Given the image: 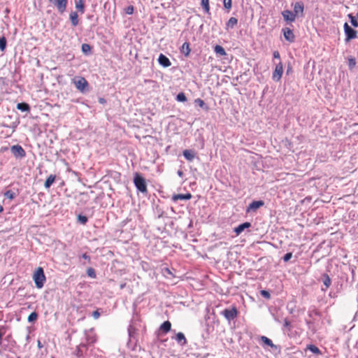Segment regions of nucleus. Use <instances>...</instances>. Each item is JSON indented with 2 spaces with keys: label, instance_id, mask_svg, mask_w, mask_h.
<instances>
[{
  "label": "nucleus",
  "instance_id": "obj_1",
  "mask_svg": "<svg viewBox=\"0 0 358 358\" xmlns=\"http://www.w3.org/2000/svg\"><path fill=\"white\" fill-rule=\"evenodd\" d=\"M33 279L38 289H41L43 287L46 278L43 268H37L34 273Z\"/></svg>",
  "mask_w": 358,
  "mask_h": 358
},
{
  "label": "nucleus",
  "instance_id": "obj_2",
  "mask_svg": "<svg viewBox=\"0 0 358 358\" xmlns=\"http://www.w3.org/2000/svg\"><path fill=\"white\" fill-rule=\"evenodd\" d=\"M134 183L139 192L143 194L147 193L148 189L145 180L140 173H136L134 175Z\"/></svg>",
  "mask_w": 358,
  "mask_h": 358
},
{
  "label": "nucleus",
  "instance_id": "obj_3",
  "mask_svg": "<svg viewBox=\"0 0 358 358\" xmlns=\"http://www.w3.org/2000/svg\"><path fill=\"white\" fill-rule=\"evenodd\" d=\"M10 152L15 158L22 159L26 156V152L20 145H14L10 148Z\"/></svg>",
  "mask_w": 358,
  "mask_h": 358
},
{
  "label": "nucleus",
  "instance_id": "obj_4",
  "mask_svg": "<svg viewBox=\"0 0 358 358\" xmlns=\"http://www.w3.org/2000/svg\"><path fill=\"white\" fill-rule=\"evenodd\" d=\"M344 31L346 36L345 41L348 42L352 39L357 38V31L351 28L349 24L345 22L344 24Z\"/></svg>",
  "mask_w": 358,
  "mask_h": 358
},
{
  "label": "nucleus",
  "instance_id": "obj_5",
  "mask_svg": "<svg viewBox=\"0 0 358 358\" xmlns=\"http://www.w3.org/2000/svg\"><path fill=\"white\" fill-rule=\"evenodd\" d=\"M222 315H223L228 321H231L237 317L238 311L235 307L230 309L226 308L222 311Z\"/></svg>",
  "mask_w": 358,
  "mask_h": 358
},
{
  "label": "nucleus",
  "instance_id": "obj_6",
  "mask_svg": "<svg viewBox=\"0 0 358 358\" xmlns=\"http://www.w3.org/2000/svg\"><path fill=\"white\" fill-rule=\"evenodd\" d=\"M264 205V202L262 200L253 201L247 207L246 212L248 213L255 212L257 209L262 207Z\"/></svg>",
  "mask_w": 358,
  "mask_h": 358
},
{
  "label": "nucleus",
  "instance_id": "obj_7",
  "mask_svg": "<svg viewBox=\"0 0 358 358\" xmlns=\"http://www.w3.org/2000/svg\"><path fill=\"white\" fill-rule=\"evenodd\" d=\"M73 82L78 90H85L87 86V80L83 77H75Z\"/></svg>",
  "mask_w": 358,
  "mask_h": 358
},
{
  "label": "nucleus",
  "instance_id": "obj_8",
  "mask_svg": "<svg viewBox=\"0 0 358 358\" xmlns=\"http://www.w3.org/2000/svg\"><path fill=\"white\" fill-rule=\"evenodd\" d=\"M282 64L281 62H279L278 64H276L275 70L273 73V79L277 81L279 80L282 77Z\"/></svg>",
  "mask_w": 358,
  "mask_h": 358
},
{
  "label": "nucleus",
  "instance_id": "obj_9",
  "mask_svg": "<svg viewBox=\"0 0 358 358\" xmlns=\"http://www.w3.org/2000/svg\"><path fill=\"white\" fill-rule=\"evenodd\" d=\"M60 13H63L66 8L68 0H53L52 1Z\"/></svg>",
  "mask_w": 358,
  "mask_h": 358
},
{
  "label": "nucleus",
  "instance_id": "obj_10",
  "mask_svg": "<svg viewBox=\"0 0 358 358\" xmlns=\"http://www.w3.org/2000/svg\"><path fill=\"white\" fill-rule=\"evenodd\" d=\"M282 15L285 21L292 22L296 19V14L293 13V12L285 10L282 12Z\"/></svg>",
  "mask_w": 358,
  "mask_h": 358
},
{
  "label": "nucleus",
  "instance_id": "obj_11",
  "mask_svg": "<svg viewBox=\"0 0 358 358\" xmlns=\"http://www.w3.org/2000/svg\"><path fill=\"white\" fill-rule=\"evenodd\" d=\"M251 227V223L248 222H243L235 227L234 231L236 235L241 234L245 229H248Z\"/></svg>",
  "mask_w": 358,
  "mask_h": 358
},
{
  "label": "nucleus",
  "instance_id": "obj_12",
  "mask_svg": "<svg viewBox=\"0 0 358 358\" xmlns=\"http://www.w3.org/2000/svg\"><path fill=\"white\" fill-rule=\"evenodd\" d=\"M283 34L285 38L289 42H294V34L292 29L289 28L283 29Z\"/></svg>",
  "mask_w": 358,
  "mask_h": 358
},
{
  "label": "nucleus",
  "instance_id": "obj_13",
  "mask_svg": "<svg viewBox=\"0 0 358 358\" xmlns=\"http://www.w3.org/2000/svg\"><path fill=\"white\" fill-rule=\"evenodd\" d=\"M158 62L164 67H169L171 65L169 59L163 54H160L158 57Z\"/></svg>",
  "mask_w": 358,
  "mask_h": 358
},
{
  "label": "nucleus",
  "instance_id": "obj_14",
  "mask_svg": "<svg viewBox=\"0 0 358 358\" xmlns=\"http://www.w3.org/2000/svg\"><path fill=\"white\" fill-rule=\"evenodd\" d=\"M192 196L190 193L174 194L172 196V200L173 201H177L178 200H189Z\"/></svg>",
  "mask_w": 358,
  "mask_h": 358
},
{
  "label": "nucleus",
  "instance_id": "obj_15",
  "mask_svg": "<svg viewBox=\"0 0 358 358\" xmlns=\"http://www.w3.org/2000/svg\"><path fill=\"white\" fill-rule=\"evenodd\" d=\"M259 340L264 344V345H266L269 347H271V348L274 349V350H277L278 349V346L273 344L272 341L268 338V337L265 336H260L259 338Z\"/></svg>",
  "mask_w": 358,
  "mask_h": 358
},
{
  "label": "nucleus",
  "instance_id": "obj_16",
  "mask_svg": "<svg viewBox=\"0 0 358 358\" xmlns=\"http://www.w3.org/2000/svg\"><path fill=\"white\" fill-rule=\"evenodd\" d=\"M87 347L85 344H80L77 347L76 350V355L78 357L80 358L84 356V354L87 352Z\"/></svg>",
  "mask_w": 358,
  "mask_h": 358
},
{
  "label": "nucleus",
  "instance_id": "obj_17",
  "mask_svg": "<svg viewBox=\"0 0 358 358\" xmlns=\"http://www.w3.org/2000/svg\"><path fill=\"white\" fill-rule=\"evenodd\" d=\"M176 341L181 345L184 346L187 344V340L183 333L179 332L176 335Z\"/></svg>",
  "mask_w": 358,
  "mask_h": 358
},
{
  "label": "nucleus",
  "instance_id": "obj_18",
  "mask_svg": "<svg viewBox=\"0 0 358 358\" xmlns=\"http://www.w3.org/2000/svg\"><path fill=\"white\" fill-rule=\"evenodd\" d=\"M303 9H304V6H303V3H301V2H296V3H295V4L294 6V12H293V13L296 14V16L299 13H301V15H302L303 13Z\"/></svg>",
  "mask_w": 358,
  "mask_h": 358
},
{
  "label": "nucleus",
  "instance_id": "obj_19",
  "mask_svg": "<svg viewBox=\"0 0 358 358\" xmlns=\"http://www.w3.org/2000/svg\"><path fill=\"white\" fill-rule=\"evenodd\" d=\"M159 329L164 334L168 333L171 329V324L169 321L164 322L159 327Z\"/></svg>",
  "mask_w": 358,
  "mask_h": 358
},
{
  "label": "nucleus",
  "instance_id": "obj_20",
  "mask_svg": "<svg viewBox=\"0 0 358 358\" xmlns=\"http://www.w3.org/2000/svg\"><path fill=\"white\" fill-rule=\"evenodd\" d=\"M183 156L189 162H192L195 157L194 152L190 150H185L183 151Z\"/></svg>",
  "mask_w": 358,
  "mask_h": 358
},
{
  "label": "nucleus",
  "instance_id": "obj_21",
  "mask_svg": "<svg viewBox=\"0 0 358 358\" xmlns=\"http://www.w3.org/2000/svg\"><path fill=\"white\" fill-rule=\"evenodd\" d=\"M17 108L22 112H29L30 106L25 102H21L17 104Z\"/></svg>",
  "mask_w": 358,
  "mask_h": 358
},
{
  "label": "nucleus",
  "instance_id": "obj_22",
  "mask_svg": "<svg viewBox=\"0 0 358 358\" xmlns=\"http://www.w3.org/2000/svg\"><path fill=\"white\" fill-rule=\"evenodd\" d=\"M238 23V20L236 17H231L229 18L226 24V29H233Z\"/></svg>",
  "mask_w": 358,
  "mask_h": 358
},
{
  "label": "nucleus",
  "instance_id": "obj_23",
  "mask_svg": "<svg viewBox=\"0 0 358 358\" xmlns=\"http://www.w3.org/2000/svg\"><path fill=\"white\" fill-rule=\"evenodd\" d=\"M55 175H50L48 178L46 179L44 186L46 189H48L50 187V186L53 184V182L55 180Z\"/></svg>",
  "mask_w": 358,
  "mask_h": 358
},
{
  "label": "nucleus",
  "instance_id": "obj_24",
  "mask_svg": "<svg viewBox=\"0 0 358 358\" xmlns=\"http://www.w3.org/2000/svg\"><path fill=\"white\" fill-rule=\"evenodd\" d=\"M214 51L219 56H224L227 54L224 48L219 45L215 46Z\"/></svg>",
  "mask_w": 358,
  "mask_h": 358
},
{
  "label": "nucleus",
  "instance_id": "obj_25",
  "mask_svg": "<svg viewBox=\"0 0 358 358\" xmlns=\"http://www.w3.org/2000/svg\"><path fill=\"white\" fill-rule=\"evenodd\" d=\"M78 16L76 12H72L70 14V20L73 26L76 27L78 24Z\"/></svg>",
  "mask_w": 358,
  "mask_h": 358
},
{
  "label": "nucleus",
  "instance_id": "obj_26",
  "mask_svg": "<svg viewBox=\"0 0 358 358\" xmlns=\"http://www.w3.org/2000/svg\"><path fill=\"white\" fill-rule=\"evenodd\" d=\"M322 282L324 285L325 286V289L328 288L331 283V280L329 278V275L324 273L322 275Z\"/></svg>",
  "mask_w": 358,
  "mask_h": 358
},
{
  "label": "nucleus",
  "instance_id": "obj_27",
  "mask_svg": "<svg viewBox=\"0 0 358 358\" xmlns=\"http://www.w3.org/2000/svg\"><path fill=\"white\" fill-rule=\"evenodd\" d=\"M181 51L185 56L189 55L190 52L189 43L187 42L184 43L182 45Z\"/></svg>",
  "mask_w": 358,
  "mask_h": 358
},
{
  "label": "nucleus",
  "instance_id": "obj_28",
  "mask_svg": "<svg viewBox=\"0 0 358 358\" xmlns=\"http://www.w3.org/2000/svg\"><path fill=\"white\" fill-rule=\"evenodd\" d=\"M76 8L82 13H83L85 11V5L83 0H78L76 2Z\"/></svg>",
  "mask_w": 358,
  "mask_h": 358
},
{
  "label": "nucleus",
  "instance_id": "obj_29",
  "mask_svg": "<svg viewBox=\"0 0 358 358\" xmlns=\"http://www.w3.org/2000/svg\"><path fill=\"white\" fill-rule=\"evenodd\" d=\"M195 103L198 104L201 108H202L206 111H208L209 108L208 106L205 103V102L201 99H196L194 101Z\"/></svg>",
  "mask_w": 358,
  "mask_h": 358
},
{
  "label": "nucleus",
  "instance_id": "obj_30",
  "mask_svg": "<svg viewBox=\"0 0 358 358\" xmlns=\"http://www.w3.org/2000/svg\"><path fill=\"white\" fill-rule=\"evenodd\" d=\"M307 349L309 350L311 352H313L314 354H316V355L321 354L320 350L317 346H315L314 345H309L307 347Z\"/></svg>",
  "mask_w": 358,
  "mask_h": 358
},
{
  "label": "nucleus",
  "instance_id": "obj_31",
  "mask_svg": "<svg viewBox=\"0 0 358 358\" xmlns=\"http://www.w3.org/2000/svg\"><path fill=\"white\" fill-rule=\"evenodd\" d=\"M201 5L206 13H210L209 0H201Z\"/></svg>",
  "mask_w": 358,
  "mask_h": 358
},
{
  "label": "nucleus",
  "instance_id": "obj_32",
  "mask_svg": "<svg viewBox=\"0 0 358 358\" xmlns=\"http://www.w3.org/2000/svg\"><path fill=\"white\" fill-rule=\"evenodd\" d=\"M82 51L85 55H89L91 52V46L87 43H83L81 46Z\"/></svg>",
  "mask_w": 358,
  "mask_h": 358
},
{
  "label": "nucleus",
  "instance_id": "obj_33",
  "mask_svg": "<svg viewBox=\"0 0 358 358\" xmlns=\"http://www.w3.org/2000/svg\"><path fill=\"white\" fill-rule=\"evenodd\" d=\"M8 329V327L6 325L0 326V345L2 343L3 336L6 333V331Z\"/></svg>",
  "mask_w": 358,
  "mask_h": 358
},
{
  "label": "nucleus",
  "instance_id": "obj_34",
  "mask_svg": "<svg viewBox=\"0 0 358 358\" xmlns=\"http://www.w3.org/2000/svg\"><path fill=\"white\" fill-rule=\"evenodd\" d=\"M4 196L9 199L10 200H13V199L15 198L16 196V194L15 193H14L13 192H12L11 190H7L4 194H3Z\"/></svg>",
  "mask_w": 358,
  "mask_h": 358
},
{
  "label": "nucleus",
  "instance_id": "obj_35",
  "mask_svg": "<svg viewBox=\"0 0 358 358\" xmlns=\"http://www.w3.org/2000/svg\"><path fill=\"white\" fill-rule=\"evenodd\" d=\"M38 317V314L36 312H32L27 318L29 322H34Z\"/></svg>",
  "mask_w": 358,
  "mask_h": 358
},
{
  "label": "nucleus",
  "instance_id": "obj_36",
  "mask_svg": "<svg viewBox=\"0 0 358 358\" xmlns=\"http://www.w3.org/2000/svg\"><path fill=\"white\" fill-rule=\"evenodd\" d=\"M348 17L350 19V22H351L352 25L355 27H358L357 19L355 16H353L352 14H349Z\"/></svg>",
  "mask_w": 358,
  "mask_h": 358
},
{
  "label": "nucleus",
  "instance_id": "obj_37",
  "mask_svg": "<svg viewBox=\"0 0 358 358\" xmlns=\"http://www.w3.org/2000/svg\"><path fill=\"white\" fill-rule=\"evenodd\" d=\"M87 274L89 277L92 278H96V272L93 268H88L87 270Z\"/></svg>",
  "mask_w": 358,
  "mask_h": 358
},
{
  "label": "nucleus",
  "instance_id": "obj_38",
  "mask_svg": "<svg viewBox=\"0 0 358 358\" xmlns=\"http://www.w3.org/2000/svg\"><path fill=\"white\" fill-rule=\"evenodd\" d=\"M176 100L179 102H184L187 99L185 94L183 92H180L177 95Z\"/></svg>",
  "mask_w": 358,
  "mask_h": 358
},
{
  "label": "nucleus",
  "instance_id": "obj_39",
  "mask_svg": "<svg viewBox=\"0 0 358 358\" xmlns=\"http://www.w3.org/2000/svg\"><path fill=\"white\" fill-rule=\"evenodd\" d=\"M78 220L80 223L85 224L87 222V217L85 215H79L78 216Z\"/></svg>",
  "mask_w": 358,
  "mask_h": 358
},
{
  "label": "nucleus",
  "instance_id": "obj_40",
  "mask_svg": "<svg viewBox=\"0 0 358 358\" xmlns=\"http://www.w3.org/2000/svg\"><path fill=\"white\" fill-rule=\"evenodd\" d=\"M6 46V40L4 37L0 38V50H4Z\"/></svg>",
  "mask_w": 358,
  "mask_h": 358
},
{
  "label": "nucleus",
  "instance_id": "obj_41",
  "mask_svg": "<svg viewBox=\"0 0 358 358\" xmlns=\"http://www.w3.org/2000/svg\"><path fill=\"white\" fill-rule=\"evenodd\" d=\"M224 6L227 10H230L231 8L232 0H223Z\"/></svg>",
  "mask_w": 358,
  "mask_h": 358
},
{
  "label": "nucleus",
  "instance_id": "obj_42",
  "mask_svg": "<svg viewBox=\"0 0 358 358\" xmlns=\"http://www.w3.org/2000/svg\"><path fill=\"white\" fill-rule=\"evenodd\" d=\"M348 65L350 69H353L356 65L355 59L353 57H350L348 59Z\"/></svg>",
  "mask_w": 358,
  "mask_h": 358
},
{
  "label": "nucleus",
  "instance_id": "obj_43",
  "mask_svg": "<svg viewBox=\"0 0 358 358\" xmlns=\"http://www.w3.org/2000/svg\"><path fill=\"white\" fill-rule=\"evenodd\" d=\"M260 294L264 298H266L267 299L271 298V294L267 290H261Z\"/></svg>",
  "mask_w": 358,
  "mask_h": 358
},
{
  "label": "nucleus",
  "instance_id": "obj_44",
  "mask_svg": "<svg viewBox=\"0 0 358 358\" xmlns=\"http://www.w3.org/2000/svg\"><path fill=\"white\" fill-rule=\"evenodd\" d=\"M292 257V252H287L286 253L284 257H282V259L285 262H287L291 259Z\"/></svg>",
  "mask_w": 358,
  "mask_h": 358
},
{
  "label": "nucleus",
  "instance_id": "obj_45",
  "mask_svg": "<svg viewBox=\"0 0 358 358\" xmlns=\"http://www.w3.org/2000/svg\"><path fill=\"white\" fill-rule=\"evenodd\" d=\"M308 315L310 317H313V316H320V313L317 310L314 309L309 311Z\"/></svg>",
  "mask_w": 358,
  "mask_h": 358
},
{
  "label": "nucleus",
  "instance_id": "obj_46",
  "mask_svg": "<svg viewBox=\"0 0 358 358\" xmlns=\"http://www.w3.org/2000/svg\"><path fill=\"white\" fill-rule=\"evenodd\" d=\"M125 13L128 15H131L134 13V6H129L125 8Z\"/></svg>",
  "mask_w": 358,
  "mask_h": 358
},
{
  "label": "nucleus",
  "instance_id": "obj_47",
  "mask_svg": "<svg viewBox=\"0 0 358 358\" xmlns=\"http://www.w3.org/2000/svg\"><path fill=\"white\" fill-rule=\"evenodd\" d=\"M284 327L288 329H290L291 327V322L287 318L284 320Z\"/></svg>",
  "mask_w": 358,
  "mask_h": 358
},
{
  "label": "nucleus",
  "instance_id": "obj_48",
  "mask_svg": "<svg viewBox=\"0 0 358 358\" xmlns=\"http://www.w3.org/2000/svg\"><path fill=\"white\" fill-rule=\"evenodd\" d=\"M100 316V313L98 310H95L92 313V317L94 318V319H98Z\"/></svg>",
  "mask_w": 358,
  "mask_h": 358
},
{
  "label": "nucleus",
  "instance_id": "obj_49",
  "mask_svg": "<svg viewBox=\"0 0 358 358\" xmlns=\"http://www.w3.org/2000/svg\"><path fill=\"white\" fill-rule=\"evenodd\" d=\"M82 258L87 260L88 262H90V257L87 253L83 254Z\"/></svg>",
  "mask_w": 358,
  "mask_h": 358
},
{
  "label": "nucleus",
  "instance_id": "obj_50",
  "mask_svg": "<svg viewBox=\"0 0 358 358\" xmlns=\"http://www.w3.org/2000/svg\"><path fill=\"white\" fill-rule=\"evenodd\" d=\"M273 55L275 59H280V53L278 51H274Z\"/></svg>",
  "mask_w": 358,
  "mask_h": 358
},
{
  "label": "nucleus",
  "instance_id": "obj_51",
  "mask_svg": "<svg viewBox=\"0 0 358 358\" xmlns=\"http://www.w3.org/2000/svg\"><path fill=\"white\" fill-rule=\"evenodd\" d=\"M133 330H134V328L130 325L128 328V332H129V336H131Z\"/></svg>",
  "mask_w": 358,
  "mask_h": 358
},
{
  "label": "nucleus",
  "instance_id": "obj_52",
  "mask_svg": "<svg viewBox=\"0 0 358 358\" xmlns=\"http://www.w3.org/2000/svg\"><path fill=\"white\" fill-rule=\"evenodd\" d=\"M37 346H38V348H40V349H41V348H42L43 347V345L42 343H41L40 341H38V342H37Z\"/></svg>",
  "mask_w": 358,
  "mask_h": 358
},
{
  "label": "nucleus",
  "instance_id": "obj_53",
  "mask_svg": "<svg viewBox=\"0 0 358 358\" xmlns=\"http://www.w3.org/2000/svg\"><path fill=\"white\" fill-rule=\"evenodd\" d=\"M99 101L100 103H106V100L103 98H99Z\"/></svg>",
  "mask_w": 358,
  "mask_h": 358
},
{
  "label": "nucleus",
  "instance_id": "obj_54",
  "mask_svg": "<svg viewBox=\"0 0 358 358\" xmlns=\"http://www.w3.org/2000/svg\"><path fill=\"white\" fill-rule=\"evenodd\" d=\"M177 173L180 177H182L183 176V172L180 170L178 171Z\"/></svg>",
  "mask_w": 358,
  "mask_h": 358
},
{
  "label": "nucleus",
  "instance_id": "obj_55",
  "mask_svg": "<svg viewBox=\"0 0 358 358\" xmlns=\"http://www.w3.org/2000/svg\"><path fill=\"white\" fill-rule=\"evenodd\" d=\"M3 206L0 204V213L3 212Z\"/></svg>",
  "mask_w": 358,
  "mask_h": 358
},
{
  "label": "nucleus",
  "instance_id": "obj_56",
  "mask_svg": "<svg viewBox=\"0 0 358 358\" xmlns=\"http://www.w3.org/2000/svg\"><path fill=\"white\" fill-rule=\"evenodd\" d=\"M10 335H8V336H6V339L7 341H8V340L10 339Z\"/></svg>",
  "mask_w": 358,
  "mask_h": 358
},
{
  "label": "nucleus",
  "instance_id": "obj_57",
  "mask_svg": "<svg viewBox=\"0 0 358 358\" xmlns=\"http://www.w3.org/2000/svg\"><path fill=\"white\" fill-rule=\"evenodd\" d=\"M94 358H103V357L101 356H100V355H97V356H95Z\"/></svg>",
  "mask_w": 358,
  "mask_h": 358
},
{
  "label": "nucleus",
  "instance_id": "obj_58",
  "mask_svg": "<svg viewBox=\"0 0 358 358\" xmlns=\"http://www.w3.org/2000/svg\"><path fill=\"white\" fill-rule=\"evenodd\" d=\"M50 2H52L53 0H48Z\"/></svg>",
  "mask_w": 358,
  "mask_h": 358
}]
</instances>
